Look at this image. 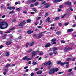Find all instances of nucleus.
I'll list each match as a JSON object with an SVG mask.
<instances>
[{
    "label": "nucleus",
    "mask_w": 76,
    "mask_h": 76,
    "mask_svg": "<svg viewBox=\"0 0 76 76\" xmlns=\"http://www.w3.org/2000/svg\"><path fill=\"white\" fill-rule=\"evenodd\" d=\"M8 26V24L5 21H3L0 23V29H5V28H7Z\"/></svg>",
    "instance_id": "f257e3e1"
},
{
    "label": "nucleus",
    "mask_w": 76,
    "mask_h": 76,
    "mask_svg": "<svg viewBox=\"0 0 76 76\" xmlns=\"http://www.w3.org/2000/svg\"><path fill=\"white\" fill-rule=\"evenodd\" d=\"M37 53H39V51H37L36 52L35 51H33L32 52L31 54H32L31 57H34L35 55H37Z\"/></svg>",
    "instance_id": "f03ea898"
},
{
    "label": "nucleus",
    "mask_w": 76,
    "mask_h": 76,
    "mask_svg": "<svg viewBox=\"0 0 76 76\" xmlns=\"http://www.w3.org/2000/svg\"><path fill=\"white\" fill-rule=\"evenodd\" d=\"M33 58H28L27 56H26L23 58L22 60H26L27 61H28L29 60H31V59H32Z\"/></svg>",
    "instance_id": "7ed1b4c3"
},
{
    "label": "nucleus",
    "mask_w": 76,
    "mask_h": 76,
    "mask_svg": "<svg viewBox=\"0 0 76 76\" xmlns=\"http://www.w3.org/2000/svg\"><path fill=\"white\" fill-rule=\"evenodd\" d=\"M54 73H55V72H54L53 68H52L49 72V74L50 75H53Z\"/></svg>",
    "instance_id": "20e7f679"
},
{
    "label": "nucleus",
    "mask_w": 76,
    "mask_h": 76,
    "mask_svg": "<svg viewBox=\"0 0 76 76\" xmlns=\"http://www.w3.org/2000/svg\"><path fill=\"white\" fill-rule=\"evenodd\" d=\"M25 24H26V22L23 21L21 22L20 24H18V25L19 26H21L22 27H23V26H24L23 25H25Z\"/></svg>",
    "instance_id": "39448f33"
},
{
    "label": "nucleus",
    "mask_w": 76,
    "mask_h": 76,
    "mask_svg": "<svg viewBox=\"0 0 76 76\" xmlns=\"http://www.w3.org/2000/svg\"><path fill=\"white\" fill-rule=\"evenodd\" d=\"M71 49H72V48H70L69 47L66 46V47L65 48L64 51L67 52L69 50H71Z\"/></svg>",
    "instance_id": "423d86ee"
},
{
    "label": "nucleus",
    "mask_w": 76,
    "mask_h": 76,
    "mask_svg": "<svg viewBox=\"0 0 76 76\" xmlns=\"http://www.w3.org/2000/svg\"><path fill=\"white\" fill-rule=\"evenodd\" d=\"M7 9H8V10H15V7H11L9 6L7 7Z\"/></svg>",
    "instance_id": "0eeeda50"
},
{
    "label": "nucleus",
    "mask_w": 76,
    "mask_h": 76,
    "mask_svg": "<svg viewBox=\"0 0 76 76\" xmlns=\"http://www.w3.org/2000/svg\"><path fill=\"white\" fill-rule=\"evenodd\" d=\"M45 9H47V8H48L50 6V4L49 3H46L45 4Z\"/></svg>",
    "instance_id": "6e6552de"
},
{
    "label": "nucleus",
    "mask_w": 76,
    "mask_h": 76,
    "mask_svg": "<svg viewBox=\"0 0 76 76\" xmlns=\"http://www.w3.org/2000/svg\"><path fill=\"white\" fill-rule=\"evenodd\" d=\"M56 39H53L51 40V42H52V44H56L57 42L55 41H56Z\"/></svg>",
    "instance_id": "1a4fd4ad"
},
{
    "label": "nucleus",
    "mask_w": 76,
    "mask_h": 76,
    "mask_svg": "<svg viewBox=\"0 0 76 76\" xmlns=\"http://www.w3.org/2000/svg\"><path fill=\"white\" fill-rule=\"evenodd\" d=\"M65 64H66V68H68L69 67V62H65Z\"/></svg>",
    "instance_id": "9d476101"
},
{
    "label": "nucleus",
    "mask_w": 76,
    "mask_h": 76,
    "mask_svg": "<svg viewBox=\"0 0 76 76\" xmlns=\"http://www.w3.org/2000/svg\"><path fill=\"white\" fill-rule=\"evenodd\" d=\"M71 2H66L65 3V4H66V5H68V6H71Z\"/></svg>",
    "instance_id": "9b49d317"
},
{
    "label": "nucleus",
    "mask_w": 76,
    "mask_h": 76,
    "mask_svg": "<svg viewBox=\"0 0 76 76\" xmlns=\"http://www.w3.org/2000/svg\"><path fill=\"white\" fill-rule=\"evenodd\" d=\"M27 33L28 34H32L33 33V31L32 30H28L27 31Z\"/></svg>",
    "instance_id": "f8f14e48"
},
{
    "label": "nucleus",
    "mask_w": 76,
    "mask_h": 76,
    "mask_svg": "<svg viewBox=\"0 0 76 76\" xmlns=\"http://www.w3.org/2000/svg\"><path fill=\"white\" fill-rule=\"evenodd\" d=\"M51 44H50V43H48L46 44L45 47H46V48H47V47H50V46H51Z\"/></svg>",
    "instance_id": "ddd939ff"
},
{
    "label": "nucleus",
    "mask_w": 76,
    "mask_h": 76,
    "mask_svg": "<svg viewBox=\"0 0 76 76\" xmlns=\"http://www.w3.org/2000/svg\"><path fill=\"white\" fill-rule=\"evenodd\" d=\"M42 73V71L39 70V71H38L37 72L36 74H37V75H40Z\"/></svg>",
    "instance_id": "4468645a"
},
{
    "label": "nucleus",
    "mask_w": 76,
    "mask_h": 76,
    "mask_svg": "<svg viewBox=\"0 0 76 76\" xmlns=\"http://www.w3.org/2000/svg\"><path fill=\"white\" fill-rule=\"evenodd\" d=\"M34 41H32L31 42V43H30V46L31 47H32L33 45H34Z\"/></svg>",
    "instance_id": "2eb2a0df"
},
{
    "label": "nucleus",
    "mask_w": 76,
    "mask_h": 76,
    "mask_svg": "<svg viewBox=\"0 0 76 76\" xmlns=\"http://www.w3.org/2000/svg\"><path fill=\"white\" fill-rule=\"evenodd\" d=\"M44 32H45H45H41L39 33V34H38L39 36L41 37L42 36H43V34H42V33H44Z\"/></svg>",
    "instance_id": "dca6fc26"
},
{
    "label": "nucleus",
    "mask_w": 76,
    "mask_h": 76,
    "mask_svg": "<svg viewBox=\"0 0 76 76\" xmlns=\"http://www.w3.org/2000/svg\"><path fill=\"white\" fill-rule=\"evenodd\" d=\"M10 56V53H9V52H6L5 54V56H6V57H8V56Z\"/></svg>",
    "instance_id": "f3484780"
},
{
    "label": "nucleus",
    "mask_w": 76,
    "mask_h": 76,
    "mask_svg": "<svg viewBox=\"0 0 76 76\" xmlns=\"http://www.w3.org/2000/svg\"><path fill=\"white\" fill-rule=\"evenodd\" d=\"M73 31V29L72 28H70L68 30L67 32L68 33L71 32H72Z\"/></svg>",
    "instance_id": "a211bd4d"
},
{
    "label": "nucleus",
    "mask_w": 76,
    "mask_h": 76,
    "mask_svg": "<svg viewBox=\"0 0 76 76\" xmlns=\"http://www.w3.org/2000/svg\"><path fill=\"white\" fill-rule=\"evenodd\" d=\"M53 70H54V72H57L59 70V69L58 68H53Z\"/></svg>",
    "instance_id": "6ab92c4d"
},
{
    "label": "nucleus",
    "mask_w": 76,
    "mask_h": 76,
    "mask_svg": "<svg viewBox=\"0 0 76 76\" xmlns=\"http://www.w3.org/2000/svg\"><path fill=\"white\" fill-rule=\"evenodd\" d=\"M47 65L49 66L51 64V62L50 61H49L47 62Z\"/></svg>",
    "instance_id": "aec40b11"
},
{
    "label": "nucleus",
    "mask_w": 76,
    "mask_h": 76,
    "mask_svg": "<svg viewBox=\"0 0 76 76\" xmlns=\"http://www.w3.org/2000/svg\"><path fill=\"white\" fill-rule=\"evenodd\" d=\"M10 64H8L5 67H6V68H7V67H10Z\"/></svg>",
    "instance_id": "412c9836"
},
{
    "label": "nucleus",
    "mask_w": 76,
    "mask_h": 76,
    "mask_svg": "<svg viewBox=\"0 0 76 76\" xmlns=\"http://www.w3.org/2000/svg\"><path fill=\"white\" fill-rule=\"evenodd\" d=\"M53 51H56V50H58V49L56 47H55L53 48Z\"/></svg>",
    "instance_id": "4be33fe9"
},
{
    "label": "nucleus",
    "mask_w": 76,
    "mask_h": 76,
    "mask_svg": "<svg viewBox=\"0 0 76 76\" xmlns=\"http://www.w3.org/2000/svg\"><path fill=\"white\" fill-rule=\"evenodd\" d=\"M31 22V20L30 19H28L26 21V22L27 23H30Z\"/></svg>",
    "instance_id": "5701e85b"
},
{
    "label": "nucleus",
    "mask_w": 76,
    "mask_h": 76,
    "mask_svg": "<svg viewBox=\"0 0 76 76\" xmlns=\"http://www.w3.org/2000/svg\"><path fill=\"white\" fill-rule=\"evenodd\" d=\"M61 34V32L59 31H57L56 32V35H59Z\"/></svg>",
    "instance_id": "b1692460"
},
{
    "label": "nucleus",
    "mask_w": 76,
    "mask_h": 76,
    "mask_svg": "<svg viewBox=\"0 0 76 76\" xmlns=\"http://www.w3.org/2000/svg\"><path fill=\"white\" fill-rule=\"evenodd\" d=\"M14 13V11L13 10H12L9 12V14H13Z\"/></svg>",
    "instance_id": "393cba45"
},
{
    "label": "nucleus",
    "mask_w": 76,
    "mask_h": 76,
    "mask_svg": "<svg viewBox=\"0 0 76 76\" xmlns=\"http://www.w3.org/2000/svg\"><path fill=\"white\" fill-rule=\"evenodd\" d=\"M61 61H58L57 63V64H61Z\"/></svg>",
    "instance_id": "a878e982"
},
{
    "label": "nucleus",
    "mask_w": 76,
    "mask_h": 76,
    "mask_svg": "<svg viewBox=\"0 0 76 76\" xmlns=\"http://www.w3.org/2000/svg\"><path fill=\"white\" fill-rule=\"evenodd\" d=\"M56 28L55 27H51L50 28V29H52V31H53L54 29H55Z\"/></svg>",
    "instance_id": "bb28decb"
},
{
    "label": "nucleus",
    "mask_w": 76,
    "mask_h": 76,
    "mask_svg": "<svg viewBox=\"0 0 76 76\" xmlns=\"http://www.w3.org/2000/svg\"><path fill=\"white\" fill-rule=\"evenodd\" d=\"M39 56H40V55H43V52H42V51L40 52L39 54Z\"/></svg>",
    "instance_id": "cd10ccee"
},
{
    "label": "nucleus",
    "mask_w": 76,
    "mask_h": 76,
    "mask_svg": "<svg viewBox=\"0 0 76 76\" xmlns=\"http://www.w3.org/2000/svg\"><path fill=\"white\" fill-rule=\"evenodd\" d=\"M64 64H66V63H65V62H62L61 63V66H64Z\"/></svg>",
    "instance_id": "c85d7f7f"
},
{
    "label": "nucleus",
    "mask_w": 76,
    "mask_h": 76,
    "mask_svg": "<svg viewBox=\"0 0 76 76\" xmlns=\"http://www.w3.org/2000/svg\"><path fill=\"white\" fill-rule=\"evenodd\" d=\"M38 4H39V3H38V2H36L34 4V5H35V6H38Z\"/></svg>",
    "instance_id": "c756f323"
},
{
    "label": "nucleus",
    "mask_w": 76,
    "mask_h": 76,
    "mask_svg": "<svg viewBox=\"0 0 76 76\" xmlns=\"http://www.w3.org/2000/svg\"><path fill=\"white\" fill-rule=\"evenodd\" d=\"M60 19V17H56L55 18V20H58Z\"/></svg>",
    "instance_id": "7c9ffc66"
},
{
    "label": "nucleus",
    "mask_w": 76,
    "mask_h": 76,
    "mask_svg": "<svg viewBox=\"0 0 76 76\" xmlns=\"http://www.w3.org/2000/svg\"><path fill=\"white\" fill-rule=\"evenodd\" d=\"M57 51H53V54H55V55H56L57 54Z\"/></svg>",
    "instance_id": "2f4dec72"
},
{
    "label": "nucleus",
    "mask_w": 76,
    "mask_h": 76,
    "mask_svg": "<svg viewBox=\"0 0 76 76\" xmlns=\"http://www.w3.org/2000/svg\"><path fill=\"white\" fill-rule=\"evenodd\" d=\"M12 42H7L6 43V45H9L10 44H12Z\"/></svg>",
    "instance_id": "473e14b6"
},
{
    "label": "nucleus",
    "mask_w": 76,
    "mask_h": 76,
    "mask_svg": "<svg viewBox=\"0 0 76 76\" xmlns=\"http://www.w3.org/2000/svg\"><path fill=\"white\" fill-rule=\"evenodd\" d=\"M29 45V43H27L26 44V47H28V46Z\"/></svg>",
    "instance_id": "72a5a7b5"
},
{
    "label": "nucleus",
    "mask_w": 76,
    "mask_h": 76,
    "mask_svg": "<svg viewBox=\"0 0 76 76\" xmlns=\"http://www.w3.org/2000/svg\"><path fill=\"white\" fill-rule=\"evenodd\" d=\"M41 38V37H40V36H37V37H36V38H37V39H40V38Z\"/></svg>",
    "instance_id": "f704fd0d"
},
{
    "label": "nucleus",
    "mask_w": 76,
    "mask_h": 76,
    "mask_svg": "<svg viewBox=\"0 0 76 76\" xmlns=\"http://www.w3.org/2000/svg\"><path fill=\"white\" fill-rule=\"evenodd\" d=\"M47 63L45 62L44 63L43 66H47Z\"/></svg>",
    "instance_id": "c9c22d12"
},
{
    "label": "nucleus",
    "mask_w": 76,
    "mask_h": 76,
    "mask_svg": "<svg viewBox=\"0 0 76 76\" xmlns=\"http://www.w3.org/2000/svg\"><path fill=\"white\" fill-rule=\"evenodd\" d=\"M27 13V11H26V10L24 11L23 12V13H25V14H26V13Z\"/></svg>",
    "instance_id": "e433bc0d"
},
{
    "label": "nucleus",
    "mask_w": 76,
    "mask_h": 76,
    "mask_svg": "<svg viewBox=\"0 0 76 76\" xmlns=\"http://www.w3.org/2000/svg\"><path fill=\"white\" fill-rule=\"evenodd\" d=\"M73 37L74 38H76V33H74Z\"/></svg>",
    "instance_id": "4c0bfd02"
},
{
    "label": "nucleus",
    "mask_w": 76,
    "mask_h": 76,
    "mask_svg": "<svg viewBox=\"0 0 76 76\" xmlns=\"http://www.w3.org/2000/svg\"><path fill=\"white\" fill-rule=\"evenodd\" d=\"M32 49L28 50V53H31V51H32Z\"/></svg>",
    "instance_id": "58836bf2"
},
{
    "label": "nucleus",
    "mask_w": 76,
    "mask_h": 76,
    "mask_svg": "<svg viewBox=\"0 0 76 76\" xmlns=\"http://www.w3.org/2000/svg\"><path fill=\"white\" fill-rule=\"evenodd\" d=\"M66 14H64L61 17V18L62 19L63 18H64V17L65 16H66Z\"/></svg>",
    "instance_id": "ea45409f"
},
{
    "label": "nucleus",
    "mask_w": 76,
    "mask_h": 76,
    "mask_svg": "<svg viewBox=\"0 0 76 76\" xmlns=\"http://www.w3.org/2000/svg\"><path fill=\"white\" fill-rule=\"evenodd\" d=\"M16 10H17V11L19 12V11H20V8H17L16 9Z\"/></svg>",
    "instance_id": "a19ab883"
},
{
    "label": "nucleus",
    "mask_w": 76,
    "mask_h": 76,
    "mask_svg": "<svg viewBox=\"0 0 76 76\" xmlns=\"http://www.w3.org/2000/svg\"><path fill=\"white\" fill-rule=\"evenodd\" d=\"M42 26H37V28H42Z\"/></svg>",
    "instance_id": "79ce46f5"
},
{
    "label": "nucleus",
    "mask_w": 76,
    "mask_h": 76,
    "mask_svg": "<svg viewBox=\"0 0 76 76\" xmlns=\"http://www.w3.org/2000/svg\"><path fill=\"white\" fill-rule=\"evenodd\" d=\"M33 37H37V35L36 34H34L33 35Z\"/></svg>",
    "instance_id": "37998d69"
},
{
    "label": "nucleus",
    "mask_w": 76,
    "mask_h": 76,
    "mask_svg": "<svg viewBox=\"0 0 76 76\" xmlns=\"http://www.w3.org/2000/svg\"><path fill=\"white\" fill-rule=\"evenodd\" d=\"M69 25V23L68 22L65 23V26H67V25Z\"/></svg>",
    "instance_id": "c03bdc74"
},
{
    "label": "nucleus",
    "mask_w": 76,
    "mask_h": 76,
    "mask_svg": "<svg viewBox=\"0 0 76 76\" xmlns=\"http://www.w3.org/2000/svg\"><path fill=\"white\" fill-rule=\"evenodd\" d=\"M61 43H62V44H64V43L66 42L65 41H63V40H61Z\"/></svg>",
    "instance_id": "a18cd8bd"
},
{
    "label": "nucleus",
    "mask_w": 76,
    "mask_h": 76,
    "mask_svg": "<svg viewBox=\"0 0 76 76\" xmlns=\"http://www.w3.org/2000/svg\"><path fill=\"white\" fill-rule=\"evenodd\" d=\"M40 18L41 17H38L37 19L36 20V21H37V20H39Z\"/></svg>",
    "instance_id": "49530a36"
},
{
    "label": "nucleus",
    "mask_w": 76,
    "mask_h": 76,
    "mask_svg": "<svg viewBox=\"0 0 76 76\" xmlns=\"http://www.w3.org/2000/svg\"><path fill=\"white\" fill-rule=\"evenodd\" d=\"M32 9L33 10H34V12H37V10H36V9H35V8H33Z\"/></svg>",
    "instance_id": "de8ad7c7"
},
{
    "label": "nucleus",
    "mask_w": 76,
    "mask_h": 76,
    "mask_svg": "<svg viewBox=\"0 0 76 76\" xmlns=\"http://www.w3.org/2000/svg\"><path fill=\"white\" fill-rule=\"evenodd\" d=\"M33 63L34 65H36L37 64V63L35 61H33Z\"/></svg>",
    "instance_id": "09e8293b"
},
{
    "label": "nucleus",
    "mask_w": 76,
    "mask_h": 76,
    "mask_svg": "<svg viewBox=\"0 0 76 76\" xmlns=\"http://www.w3.org/2000/svg\"><path fill=\"white\" fill-rule=\"evenodd\" d=\"M58 26H62L63 24L61 23H58Z\"/></svg>",
    "instance_id": "8fccbe9b"
},
{
    "label": "nucleus",
    "mask_w": 76,
    "mask_h": 76,
    "mask_svg": "<svg viewBox=\"0 0 76 76\" xmlns=\"http://www.w3.org/2000/svg\"><path fill=\"white\" fill-rule=\"evenodd\" d=\"M8 70H7V69H5V72H6V73H7L8 72Z\"/></svg>",
    "instance_id": "3c124183"
},
{
    "label": "nucleus",
    "mask_w": 76,
    "mask_h": 76,
    "mask_svg": "<svg viewBox=\"0 0 76 76\" xmlns=\"http://www.w3.org/2000/svg\"><path fill=\"white\" fill-rule=\"evenodd\" d=\"M51 18V17H49L46 20H50V18Z\"/></svg>",
    "instance_id": "603ef678"
},
{
    "label": "nucleus",
    "mask_w": 76,
    "mask_h": 76,
    "mask_svg": "<svg viewBox=\"0 0 76 76\" xmlns=\"http://www.w3.org/2000/svg\"><path fill=\"white\" fill-rule=\"evenodd\" d=\"M71 60V58H69L66 59V61H69V60Z\"/></svg>",
    "instance_id": "864d4df0"
},
{
    "label": "nucleus",
    "mask_w": 76,
    "mask_h": 76,
    "mask_svg": "<svg viewBox=\"0 0 76 76\" xmlns=\"http://www.w3.org/2000/svg\"><path fill=\"white\" fill-rule=\"evenodd\" d=\"M15 66V64H12L10 66V67H13V66Z\"/></svg>",
    "instance_id": "5fc2aeb1"
},
{
    "label": "nucleus",
    "mask_w": 76,
    "mask_h": 76,
    "mask_svg": "<svg viewBox=\"0 0 76 76\" xmlns=\"http://www.w3.org/2000/svg\"><path fill=\"white\" fill-rule=\"evenodd\" d=\"M58 12H61V11H62V10L61 9H58Z\"/></svg>",
    "instance_id": "6e6d98bb"
},
{
    "label": "nucleus",
    "mask_w": 76,
    "mask_h": 76,
    "mask_svg": "<svg viewBox=\"0 0 76 76\" xmlns=\"http://www.w3.org/2000/svg\"><path fill=\"white\" fill-rule=\"evenodd\" d=\"M39 70V69H38V68H36L35 69V71H37V70Z\"/></svg>",
    "instance_id": "4d7b16f0"
},
{
    "label": "nucleus",
    "mask_w": 76,
    "mask_h": 76,
    "mask_svg": "<svg viewBox=\"0 0 76 76\" xmlns=\"http://www.w3.org/2000/svg\"><path fill=\"white\" fill-rule=\"evenodd\" d=\"M46 3V2L44 1L43 2L41 3L42 4H45Z\"/></svg>",
    "instance_id": "13d9d810"
},
{
    "label": "nucleus",
    "mask_w": 76,
    "mask_h": 76,
    "mask_svg": "<svg viewBox=\"0 0 76 76\" xmlns=\"http://www.w3.org/2000/svg\"><path fill=\"white\" fill-rule=\"evenodd\" d=\"M49 56H52L53 54V53H49Z\"/></svg>",
    "instance_id": "bf43d9fd"
},
{
    "label": "nucleus",
    "mask_w": 76,
    "mask_h": 76,
    "mask_svg": "<svg viewBox=\"0 0 76 76\" xmlns=\"http://www.w3.org/2000/svg\"><path fill=\"white\" fill-rule=\"evenodd\" d=\"M63 7V5H61L59 6V8L61 9Z\"/></svg>",
    "instance_id": "052dcab7"
},
{
    "label": "nucleus",
    "mask_w": 76,
    "mask_h": 76,
    "mask_svg": "<svg viewBox=\"0 0 76 76\" xmlns=\"http://www.w3.org/2000/svg\"><path fill=\"white\" fill-rule=\"evenodd\" d=\"M51 68V66H49L48 67V69H50Z\"/></svg>",
    "instance_id": "680f3d73"
},
{
    "label": "nucleus",
    "mask_w": 76,
    "mask_h": 76,
    "mask_svg": "<svg viewBox=\"0 0 76 76\" xmlns=\"http://www.w3.org/2000/svg\"><path fill=\"white\" fill-rule=\"evenodd\" d=\"M16 21V19H14L13 20V22H15Z\"/></svg>",
    "instance_id": "e2e57ef3"
},
{
    "label": "nucleus",
    "mask_w": 76,
    "mask_h": 76,
    "mask_svg": "<svg viewBox=\"0 0 76 76\" xmlns=\"http://www.w3.org/2000/svg\"><path fill=\"white\" fill-rule=\"evenodd\" d=\"M62 73H63V72H62L61 71L59 72H58V74H62Z\"/></svg>",
    "instance_id": "0e129e2a"
},
{
    "label": "nucleus",
    "mask_w": 76,
    "mask_h": 76,
    "mask_svg": "<svg viewBox=\"0 0 76 76\" xmlns=\"http://www.w3.org/2000/svg\"><path fill=\"white\" fill-rule=\"evenodd\" d=\"M34 75V73H32L31 74H30L31 76H33Z\"/></svg>",
    "instance_id": "69168bd1"
},
{
    "label": "nucleus",
    "mask_w": 76,
    "mask_h": 76,
    "mask_svg": "<svg viewBox=\"0 0 76 76\" xmlns=\"http://www.w3.org/2000/svg\"><path fill=\"white\" fill-rule=\"evenodd\" d=\"M54 1L55 3H57L58 2V0H54Z\"/></svg>",
    "instance_id": "338daca9"
},
{
    "label": "nucleus",
    "mask_w": 76,
    "mask_h": 76,
    "mask_svg": "<svg viewBox=\"0 0 76 76\" xmlns=\"http://www.w3.org/2000/svg\"><path fill=\"white\" fill-rule=\"evenodd\" d=\"M4 36L5 37H7V34H5L4 35Z\"/></svg>",
    "instance_id": "774afa93"
}]
</instances>
